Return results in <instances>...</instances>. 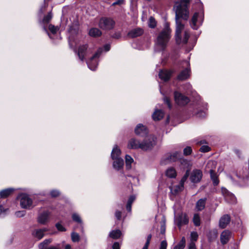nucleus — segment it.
<instances>
[{"label":"nucleus","instance_id":"obj_6","mask_svg":"<svg viewBox=\"0 0 249 249\" xmlns=\"http://www.w3.org/2000/svg\"><path fill=\"white\" fill-rule=\"evenodd\" d=\"M102 52V49L99 48L90 60L87 61V64L89 69L92 71H95L98 65L97 59Z\"/></svg>","mask_w":249,"mask_h":249},{"label":"nucleus","instance_id":"obj_47","mask_svg":"<svg viewBox=\"0 0 249 249\" xmlns=\"http://www.w3.org/2000/svg\"><path fill=\"white\" fill-rule=\"evenodd\" d=\"M160 230V234L163 236L165 234L166 230L165 224L164 222L161 224Z\"/></svg>","mask_w":249,"mask_h":249},{"label":"nucleus","instance_id":"obj_12","mask_svg":"<svg viewBox=\"0 0 249 249\" xmlns=\"http://www.w3.org/2000/svg\"><path fill=\"white\" fill-rule=\"evenodd\" d=\"M175 221L178 226L186 224L188 222V219L185 213H181L175 218Z\"/></svg>","mask_w":249,"mask_h":249},{"label":"nucleus","instance_id":"obj_52","mask_svg":"<svg viewBox=\"0 0 249 249\" xmlns=\"http://www.w3.org/2000/svg\"><path fill=\"white\" fill-rule=\"evenodd\" d=\"M164 101L167 105L169 108H171V105L170 104V100L167 97H165L164 98Z\"/></svg>","mask_w":249,"mask_h":249},{"label":"nucleus","instance_id":"obj_18","mask_svg":"<svg viewBox=\"0 0 249 249\" xmlns=\"http://www.w3.org/2000/svg\"><path fill=\"white\" fill-rule=\"evenodd\" d=\"M230 216L228 214L224 215L219 220V226L221 228H225L230 223Z\"/></svg>","mask_w":249,"mask_h":249},{"label":"nucleus","instance_id":"obj_40","mask_svg":"<svg viewBox=\"0 0 249 249\" xmlns=\"http://www.w3.org/2000/svg\"><path fill=\"white\" fill-rule=\"evenodd\" d=\"M8 211V208H4L2 205H0V216H2L5 215Z\"/></svg>","mask_w":249,"mask_h":249},{"label":"nucleus","instance_id":"obj_58","mask_svg":"<svg viewBox=\"0 0 249 249\" xmlns=\"http://www.w3.org/2000/svg\"><path fill=\"white\" fill-rule=\"evenodd\" d=\"M123 0H118L117 1L114 2L112 4L113 6H115L116 5H120L123 3Z\"/></svg>","mask_w":249,"mask_h":249},{"label":"nucleus","instance_id":"obj_27","mask_svg":"<svg viewBox=\"0 0 249 249\" xmlns=\"http://www.w3.org/2000/svg\"><path fill=\"white\" fill-rule=\"evenodd\" d=\"M165 175L169 178H175L177 176V172L174 168L170 167L166 170Z\"/></svg>","mask_w":249,"mask_h":249},{"label":"nucleus","instance_id":"obj_56","mask_svg":"<svg viewBox=\"0 0 249 249\" xmlns=\"http://www.w3.org/2000/svg\"><path fill=\"white\" fill-rule=\"evenodd\" d=\"M189 249H196L195 242H191L189 245Z\"/></svg>","mask_w":249,"mask_h":249},{"label":"nucleus","instance_id":"obj_53","mask_svg":"<svg viewBox=\"0 0 249 249\" xmlns=\"http://www.w3.org/2000/svg\"><path fill=\"white\" fill-rule=\"evenodd\" d=\"M135 199V197L134 196H130L128 199L127 203L132 204Z\"/></svg>","mask_w":249,"mask_h":249},{"label":"nucleus","instance_id":"obj_17","mask_svg":"<svg viewBox=\"0 0 249 249\" xmlns=\"http://www.w3.org/2000/svg\"><path fill=\"white\" fill-rule=\"evenodd\" d=\"M113 160H114L113 162V167L114 169L119 171L123 168L124 164L123 159L117 158Z\"/></svg>","mask_w":249,"mask_h":249},{"label":"nucleus","instance_id":"obj_21","mask_svg":"<svg viewBox=\"0 0 249 249\" xmlns=\"http://www.w3.org/2000/svg\"><path fill=\"white\" fill-rule=\"evenodd\" d=\"M143 30L141 28H136L131 30L128 34L131 37H136L141 36L143 34Z\"/></svg>","mask_w":249,"mask_h":249},{"label":"nucleus","instance_id":"obj_63","mask_svg":"<svg viewBox=\"0 0 249 249\" xmlns=\"http://www.w3.org/2000/svg\"><path fill=\"white\" fill-rule=\"evenodd\" d=\"M149 243H150V241H146L145 244L144 245V247H146L148 248Z\"/></svg>","mask_w":249,"mask_h":249},{"label":"nucleus","instance_id":"obj_8","mask_svg":"<svg viewBox=\"0 0 249 249\" xmlns=\"http://www.w3.org/2000/svg\"><path fill=\"white\" fill-rule=\"evenodd\" d=\"M202 175V172L200 170L194 169L190 175V179L193 183H198L200 181Z\"/></svg>","mask_w":249,"mask_h":249},{"label":"nucleus","instance_id":"obj_62","mask_svg":"<svg viewBox=\"0 0 249 249\" xmlns=\"http://www.w3.org/2000/svg\"><path fill=\"white\" fill-rule=\"evenodd\" d=\"M45 249H58V248L54 246H51Z\"/></svg>","mask_w":249,"mask_h":249},{"label":"nucleus","instance_id":"obj_38","mask_svg":"<svg viewBox=\"0 0 249 249\" xmlns=\"http://www.w3.org/2000/svg\"><path fill=\"white\" fill-rule=\"evenodd\" d=\"M148 25L150 27L154 28L156 26V22L155 19L152 17H151L148 21Z\"/></svg>","mask_w":249,"mask_h":249},{"label":"nucleus","instance_id":"obj_23","mask_svg":"<svg viewBox=\"0 0 249 249\" xmlns=\"http://www.w3.org/2000/svg\"><path fill=\"white\" fill-rule=\"evenodd\" d=\"M171 193L173 195H176L179 192L182 191L184 188V185L180 183L179 184L170 187Z\"/></svg>","mask_w":249,"mask_h":249},{"label":"nucleus","instance_id":"obj_5","mask_svg":"<svg viewBox=\"0 0 249 249\" xmlns=\"http://www.w3.org/2000/svg\"><path fill=\"white\" fill-rule=\"evenodd\" d=\"M18 199L20 202V205L23 209H30L34 206L32 199L27 194H20L18 196Z\"/></svg>","mask_w":249,"mask_h":249},{"label":"nucleus","instance_id":"obj_3","mask_svg":"<svg viewBox=\"0 0 249 249\" xmlns=\"http://www.w3.org/2000/svg\"><path fill=\"white\" fill-rule=\"evenodd\" d=\"M171 30L167 24L157 37L155 47L158 51L163 50L167 46L170 38Z\"/></svg>","mask_w":249,"mask_h":249},{"label":"nucleus","instance_id":"obj_29","mask_svg":"<svg viewBox=\"0 0 249 249\" xmlns=\"http://www.w3.org/2000/svg\"><path fill=\"white\" fill-rule=\"evenodd\" d=\"M121 231L119 230H113L110 232L109 234L110 237L114 239H118L121 237Z\"/></svg>","mask_w":249,"mask_h":249},{"label":"nucleus","instance_id":"obj_51","mask_svg":"<svg viewBox=\"0 0 249 249\" xmlns=\"http://www.w3.org/2000/svg\"><path fill=\"white\" fill-rule=\"evenodd\" d=\"M167 246V242L165 240L162 241L160 243V249H166Z\"/></svg>","mask_w":249,"mask_h":249},{"label":"nucleus","instance_id":"obj_32","mask_svg":"<svg viewBox=\"0 0 249 249\" xmlns=\"http://www.w3.org/2000/svg\"><path fill=\"white\" fill-rule=\"evenodd\" d=\"M185 246V238L183 237L179 243L176 245L174 249H183Z\"/></svg>","mask_w":249,"mask_h":249},{"label":"nucleus","instance_id":"obj_44","mask_svg":"<svg viewBox=\"0 0 249 249\" xmlns=\"http://www.w3.org/2000/svg\"><path fill=\"white\" fill-rule=\"evenodd\" d=\"M189 175V171H187L185 174L184 175V176L182 177V178H181L180 181L179 183H180L181 184H182L183 185H184V182L186 181V180H187L188 176Z\"/></svg>","mask_w":249,"mask_h":249},{"label":"nucleus","instance_id":"obj_54","mask_svg":"<svg viewBox=\"0 0 249 249\" xmlns=\"http://www.w3.org/2000/svg\"><path fill=\"white\" fill-rule=\"evenodd\" d=\"M122 213L120 211H117L115 212V216L118 219L120 220L121 218Z\"/></svg>","mask_w":249,"mask_h":249},{"label":"nucleus","instance_id":"obj_37","mask_svg":"<svg viewBox=\"0 0 249 249\" xmlns=\"http://www.w3.org/2000/svg\"><path fill=\"white\" fill-rule=\"evenodd\" d=\"M193 222L195 226H198L200 225V217L198 214H195L193 217Z\"/></svg>","mask_w":249,"mask_h":249},{"label":"nucleus","instance_id":"obj_33","mask_svg":"<svg viewBox=\"0 0 249 249\" xmlns=\"http://www.w3.org/2000/svg\"><path fill=\"white\" fill-rule=\"evenodd\" d=\"M52 241V239H47L44 240L42 242L40 243L39 245V249H44L45 247L50 244Z\"/></svg>","mask_w":249,"mask_h":249},{"label":"nucleus","instance_id":"obj_55","mask_svg":"<svg viewBox=\"0 0 249 249\" xmlns=\"http://www.w3.org/2000/svg\"><path fill=\"white\" fill-rule=\"evenodd\" d=\"M112 36L113 38L118 39V38H119L121 37V33L120 32L115 33L112 35Z\"/></svg>","mask_w":249,"mask_h":249},{"label":"nucleus","instance_id":"obj_64","mask_svg":"<svg viewBox=\"0 0 249 249\" xmlns=\"http://www.w3.org/2000/svg\"><path fill=\"white\" fill-rule=\"evenodd\" d=\"M151 237L152 236L151 234L148 235L147 236V241H150L151 239Z\"/></svg>","mask_w":249,"mask_h":249},{"label":"nucleus","instance_id":"obj_22","mask_svg":"<svg viewBox=\"0 0 249 249\" xmlns=\"http://www.w3.org/2000/svg\"><path fill=\"white\" fill-rule=\"evenodd\" d=\"M87 49V45H84L79 47L78 51V55L79 59L83 61L86 54V51Z\"/></svg>","mask_w":249,"mask_h":249},{"label":"nucleus","instance_id":"obj_49","mask_svg":"<svg viewBox=\"0 0 249 249\" xmlns=\"http://www.w3.org/2000/svg\"><path fill=\"white\" fill-rule=\"evenodd\" d=\"M55 226L59 231H66L65 228L59 223H56Z\"/></svg>","mask_w":249,"mask_h":249},{"label":"nucleus","instance_id":"obj_59","mask_svg":"<svg viewBox=\"0 0 249 249\" xmlns=\"http://www.w3.org/2000/svg\"><path fill=\"white\" fill-rule=\"evenodd\" d=\"M105 50L107 52L110 50V46L109 44H106L104 46Z\"/></svg>","mask_w":249,"mask_h":249},{"label":"nucleus","instance_id":"obj_34","mask_svg":"<svg viewBox=\"0 0 249 249\" xmlns=\"http://www.w3.org/2000/svg\"><path fill=\"white\" fill-rule=\"evenodd\" d=\"M133 161V159L129 155L125 156V163H126V167L128 169H130L131 168V164Z\"/></svg>","mask_w":249,"mask_h":249},{"label":"nucleus","instance_id":"obj_1","mask_svg":"<svg viewBox=\"0 0 249 249\" xmlns=\"http://www.w3.org/2000/svg\"><path fill=\"white\" fill-rule=\"evenodd\" d=\"M190 0H179L176 2L174 9L176 13V37L178 43L186 44L189 38L190 35L188 30L184 32L183 37L182 38L181 33L184 29V25L182 23L180 18L187 20L189 18V12L188 9V4Z\"/></svg>","mask_w":249,"mask_h":249},{"label":"nucleus","instance_id":"obj_31","mask_svg":"<svg viewBox=\"0 0 249 249\" xmlns=\"http://www.w3.org/2000/svg\"><path fill=\"white\" fill-rule=\"evenodd\" d=\"M13 191V189H7L0 192V196L1 198H5L9 196Z\"/></svg>","mask_w":249,"mask_h":249},{"label":"nucleus","instance_id":"obj_60","mask_svg":"<svg viewBox=\"0 0 249 249\" xmlns=\"http://www.w3.org/2000/svg\"><path fill=\"white\" fill-rule=\"evenodd\" d=\"M131 205H132V204H130L129 203H127V205H126V209L129 212H131Z\"/></svg>","mask_w":249,"mask_h":249},{"label":"nucleus","instance_id":"obj_43","mask_svg":"<svg viewBox=\"0 0 249 249\" xmlns=\"http://www.w3.org/2000/svg\"><path fill=\"white\" fill-rule=\"evenodd\" d=\"M198 234L196 232H192L191 233V242H195L197 240L198 238Z\"/></svg>","mask_w":249,"mask_h":249},{"label":"nucleus","instance_id":"obj_50","mask_svg":"<svg viewBox=\"0 0 249 249\" xmlns=\"http://www.w3.org/2000/svg\"><path fill=\"white\" fill-rule=\"evenodd\" d=\"M59 194L60 193L57 190H52L50 193V195L52 197H56L58 196Z\"/></svg>","mask_w":249,"mask_h":249},{"label":"nucleus","instance_id":"obj_35","mask_svg":"<svg viewBox=\"0 0 249 249\" xmlns=\"http://www.w3.org/2000/svg\"><path fill=\"white\" fill-rule=\"evenodd\" d=\"M211 178L213 181V183L214 185H217L218 184L219 181L218 180L217 176L215 172H212L210 173Z\"/></svg>","mask_w":249,"mask_h":249},{"label":"nucleus","instance_id":"obj_25","mask_svg":"<svg viewBox=\"0 0 249 249\" xmlns=\"http://www.w3.org/2000/svg\"><path fill=\"white\" fill-rule=\"evenodd\" d=\"M121 152L120 149L118 148L117 146H115L111 152V158L112 160L116 159L117 158H121L120 156L121 155Z\"/></svg>","mask_w":249,"mask_h":249},{"label":"nucleus","instance_id":"obj_36","mask_svg":"<svg viewBox=\"0 0 249 249\" xmlns=\"http://www.w3.org/2000/svg\"><path fill=\"white\" fill-rule=\"evenodd\" d=\"M72 218L73 221H74L78 223L82 224V223L81 217L78 214H77L76 213H74L72 214Z\"/></svg>","mask_w":249,"mask_h":249},{"label":"nucleus","instance_id":"obj_45","mask_svg":"<svg viewBox=\"0 0 249 249\" xmlns=\"http://www.w3.org/2000/svg\"><path fill=\"white\" fill-rule=\"evenodd\" d=\"M210 147L208 145H203L200 148V151L202 152H207L210 150Z\"/></svg>","mask_w":249,"mask_h":249},{"label":"nucleus","instance_id":"obj_61","mask_svg":"<svg viewBox=\"0 0 249 249\" xmlns=\"http://www.w3.org/2000/svg\"><path fill=\"white\" fill-rule=\"evenodd\" d=\"M65 249H71V246L69 244H67L65 246Z\"/></svg>","mask_w":249,"mask_h":249},{"label":"nucleus","instance_id":"obj_16","mask_svg":"<svg viewBox=\"0 0 249 249\" xmlns=\"http://www.w3.org/2000/svg\"><path fill=\"white\" fill-rule=\"evenodd\" d=\"M231 236L230 231L225 230L223 231L220 235V240L222 244H226L229 240Z\"/></svg>","mask_w":249,"mask_h":249},{"label":"nucleus","instance_id":"obj_4","mask_svg":"<svg viewBox=\"0 0 249 249\" xmlns=\"http://www.w3.org/2000/svg\"><path fill=\"white\" fill-rule=\"evenodd\" d=\"M115 24V21L111 18L102 17L98 23L99 28L105 31H109L114 28Z\"/></svg>","mask_w":249,"mask_h":249},{"label":"nucleus","instance_id":"obj_2","mask_svg":"<svg viewBox=\"0 0 249 249\" xmlns=\"http://www.w3.org/2000/svg\"><path fill=\"white\" fill-rule=\"evenodd\" d=\"M155 144V138L150 136L142 142L134 138L131 139L128 142V147L131 149L140 148L143 150H148L151 149Z\"/></svg>","mask_w":249,"mask_h":249},{"label":"nucleus","instance_id":"obj_42","mask_svg":"<svg viewBox=\"0 0 249 249\" xmlns=\"http://www.w3.org/2000/svg\"><path fill=\"white\" fill-rule=\"evenodd\" d=\"M49 29L52 32V33L54 34L59 30V28L57 27H55L52 24H50L49 26Z\"/></svg>","mask_w":249,"mask_h":249},{"label":"nucleus","instance_id":"obj_24","mask_svg":"<svg viewBox=\"0 0 249 249\" xmlns=\"http://www.w3.org/2000/svg\"><path fill=\"white\" fill-rule=\"evenodd\" d=\"M164 115L163 112L159 109H156L153 114L152 117L154 121H159L161 119Z\"/></svg>","mask_w":249,"mask_h":249},{"label":"nucleus","instance_id":"obj_28","mask_svg":"<svg viewBox=\"0 0 249 249\" xmlns=\"http://www.w3.org/2000/svg\"><path fill=\"white\" fill-rule=\"evenodd\" d=\"M89 35L91 36L98 37L102 35L101 31L97 28H91L89 31Z\"/></svg>","mask_w":249,"mask_h":249},{"label":"nucleus","instance_id":"obj_20","mask_svg":"<svg viewBox=\"0 0 249 249\" xmlns=\"http://www.w3.org/2000/svg\"><path fill=\"white\" fill-rule=\"evenodd\" d=\"M216 162L214 160H209L208 161L205 170L206 172H210V173L212 172H214V169L216 168Z\"/></svg>","mask_w":249,"mask_h":249},{"label":"nucleus","instance_id":"obj_9","mask_svg":"<svg viewBox=\"0 0 249 249\" xmlns=\"http://www.w3.org/2000/svg\"><path fill=\"white\" fill-rule=\"evenodd\" d=\"M202 22V20L198 19V13L196 12L194 13L191 19L190 24L192 29L197 30L201 25Z\"/></svg>","mask_w":249,"mask_h":249},{"label":"nucleus","instance_id":"obj_30","mask_svg":"<svg viewBox=\"0 0 249 249\" xmlns=\"http://www.w3.org/2000/svg\"><path fill=\"white\" fill-rule=\"evenodd\" d=\"M206 199H200L196 203V208L198 211H201L204 208L206 203Z\"/></svg>","mask_w":249,"mask_h":249},{"label":"nucleus","instance_id":"obj_13","mask_svg":"<svg viewBox=\"0 0 249 249\" xmlns=\"http://www.w3.org/2000/svg\"><path fill=\"white\" fill-rule=\"evenodd\" d=\"M47 231L48 230L46 228L36 229L34 231L32 234L35 238H36L37 240H40L44 237L45 232Z\"/></svg>","mask_w":249,"mask_h":249},{"label":"nucleus","instance_id":"obj_57","mask_svg":"<svg viewBox=\"0 0 249 249\" xmlns=\"http://www.w3.org/2000/svg\"><path fill=\"white\" fill-rule=\"evenodd\" d=\"M120 245L118 242H115L113 246H112V249H120Z\"/></svg>","mask_w":249,"mask_h":249},{"label":"nucleus","instance_id":"obj_19","mask_svg":"<svg viewBox=\"0 0 249 249\" xmlns=\"http://www.w3.org/2000/svg\"><path fill=\"white\" fill-rule=\"evenodd\" d=\"M171 71L167 70H161L160 71L159 77L162 80L166 81L168 80L171 75Z\"/></svg>","mask_w":249,"mask_h":249},{"label":"nucleus","instance_id":"obj_41","mask_svg":"<svg viewBox=\"0 0 249 249\" xmlns=\"http://www.w3.org/2000/svg\"><path fill=\"white\" fill-rule=\"evenodd\" d=\"M71 240L73 242H78L79 240V235L76 232H72L71 234Z\"/></svg>","mask_w":249,"mask_h":249},{"label":"nucleus","instance_id":"obj_46","mask_svg":"<svg viewBox=\"0 0 249 249\" xmlns=\"http://www.w3.org/2000/svg\"><path fill=\"white\" fill-rule=\"evenodd\" d=\"M26 212L25 211H19L15 213V215L17 217H21L25 215Z\"/></svg>","mask_w":249,"mask_h":249},{"label":"nucleus","instance_id":"obj_10","mask_svg":"<svg viewBox=\"0 0 249 249\" xmlns=\"http://www.w3.org/2000/svg\"><path fill=\"white\" fill-rule=\"evenodd\" d=\"M221 192L226 201L229 203H234L235 202V197L234 195L229 192L226 188H222Z\"/></svg>","mask_w":249,"mask_h":249},{"label":"nucleus","instance_id":"obj_48","mask_svg":"<svg viewBox=\"0 0 249 249\" xmlns=\"http://www.w3.org/2000/svg\"><path fill=\"white\" fill-rule=\"evenodd\" d=\"M184 154L185 155H189L192 152V149L191 147L188 146L184 149L183 150Z\"/></svg>","mask_w":249,"mask_h":249},{"label":"nucleus","instance_id":"obj_39","mask_svg":"<svg viewBox=\"0 0 249 249\" xmlns=\"http://www.w3.org/2000/svg\"><path fill=\"white\" fill-rule=\"evenodd\" d=\"M52 18V15L51 13H48L43 19L42 22L43 23L46 24L48 23Z\"/></svg>","mask_w":249,"mask_h":249},{"label":"nucleus","instance_id":"obj_7","mask_svg":"<svg viewBox=\"0 0 249 249\" xmlns=\"http://www.w3.org/2000/svg\"><path fill=\"white\" fill-rule=\"evenodd\" d=\"M174 98L176 103L179 106H184L188 103L190 101L187 97L178 91L175 92Z\"/></svg>","mask_w":249,"mask_h":249},{"label":"nucleus","instance_id":"obj_15","mask_svg":"<svg viewBox=\"0 0 249 249\" xmlns=\"http://www.w3.org/2000/svg\"><path fill=\"white\" fill-rule=\"evenodd\" d=\"M49 215L50 213L48 211H45L39 214L38 217V223L43 225L45 224L48 221Z\"/></svg>","mask_w":249,"mask_h":249},{"label":"nucleus","instance_id":"obj_26","mask_svg":"<svg viewBox=\"0 0 249 249\" xmlns=\"http://www.w3.org/2000/svg\"><path fill=\"white\" fill-rule=\"evenodd\" d=\"M189 75V69L187 68L179 74L178 78L180 80H183L187 79Z\"/></svg>","mask_w":249,"mask_h":249},{"label":"nucleus","instance_id":"obj_11","mask_svg":"<svg viewBox=\"0 0 249 249\" xmlns=\"http://www.w3.org/2000/svg\"><path fill=\"white\" fill-rule=\"evenodd\" d=\"M180 157V153L175 152L173 153L167 154L164 158L165 163L168 162H173L178 160Z\"/></svg>","mask_w":249,"mask_h":249},{"label":"nucleus","instance_id":"obj_14","mask_svg":"<svg viewBox=\"0 0 249 249\" xmlns=\"http://www.w3.org/2000/svg\"><path fill=\"white\" fill-rule=\"evenodd\" d=\"M135 132L136 135L143 136L147 133V130L145 126L139 124L135 129Z\"/></svg>","mask_w":249,"mask_h":249}]
</instances>
